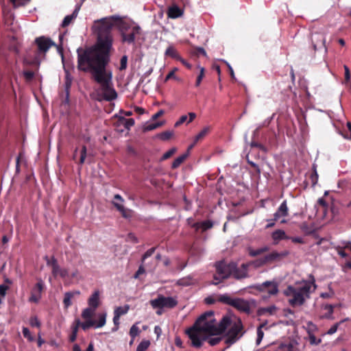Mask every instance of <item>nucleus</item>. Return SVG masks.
I'll return each mask as SVG.
<instances>
[{"mask_svg":"<svg viewBox=\"0 0 351 351\" xmlns=\"http://www.w3.org/2000/svg\"><path fill=\"white\" fill-rule=\"evenodd\" d=\"M116 23L119 24L121 35L138 26L132 21H123L119 15L95 21L93 28L97 35L96 43L86 49H77V69L89 72L93 80L99 84V88L96 90L99 101H111L117 97V91L113 87L112 73L106 69L110 60L113 43L112 29Z\"/></svg>","mask_w":351,"mask_h":351,"instance_id":"1","label":"nucleus"},{"mask_svg":"<svg viewBox=\"0 0 351 351\" xmlns=\"http://www.w3.org/2000/svg\"><path fill=\"white\" fill-rule=\"evenodd\" d=\"M317 287L314 276L310 274L308 280H302L297 281L294 285H289L284 290V295L289 298L288 302L291 306H300L311 298V294L316 290Z\"/></svg>","mask_w":351,"mask_h":351,"instance_id":"2","label":"nucleus"},{"mask_svg":"<svg viewBox=\"0 0 351 351\" xmlns=\"http://www.w3.org/2000/svg\"><path fill=\"white\" fill-rule=\"evenodd\" d=\"M215 322L214 313L208 311L202 314L196 320L193 327L186 330L193 347L199 348L206 341V336L202 335V332L214 335Z\"/></svg>","mask_w":351,"mask_h":351,"instance_id":"3","label":"nucleus"},{"mask_svg":"<svg viewBox=\"0 0 351 351\" xmlns=\"http://www.w3.org/2000/svg\"><path fill=\"white\" fill-rule=\"evenodd\" d=\"M149 304L154 309H156V314L160 315L165 308H173L178 304L177 297H165L162 294L149 301Z\"/></svg>","mask_w":351,"mask_h":351,"instance_id":"4","label":"nucleus"},{"mask_svg":"<svg viewBox=\"0 0 351 351\" xmlns=\"http://www.w3.org/2000/svg\"><path fill=\"white\" fill-rule=\"evenodd\" d=\"M217 275L214 276L213 285H218L221 280L228 278L232 275V269L235 268V263L219 261L215 263Z\"/></svg>","mask_w":351,"mask_h":351,"instance_id":"5","label":"nucleus"},{"mask_svg":"<svg viewBox=\"0 0 351 351\" xmlns=\"http://www.w3.org/2000/svg\"><path fill=\"white\" fill-rule=\"evenodd\" d=\"M242 329L243 325L240 319H237L232 323L225 338V343L228 345V347L234 343L241 338L243 335L241 332Z\"/></svg>","mask_w":351,"mask_h":351,"instance_id":"6","label":"nucleus"},{"mask_svg":"<svg viewBox=\"0 0 351 351\" xmlns=\"http://www.w3.org/2000/svg\"><path fill=\"white\" fill-rule=\"evenodd\" d=\"M252 288L265 293L266 297L276 295L278 293V285L276 280L265 281L261 284H256L252 286Z\"/></svg>","mask_w":351,"mask_h":351,"instance_id":"7","label":"nucleus"},{"mask_svg":"<svg viewBox=\"0 0 351 351\" xmlns=\"http://www.w3.org/2000/svg\"><path fill=\"white\" fill-rule=\"evenodd\" d=\"M289 254V252L287 250L278 252L277 251H273L271 253L265 255L263 258L258 259L253 262L255 266L260 267L268 263H271L275 261L280 260L282 258L287 256Z\"/></svg>","mask_w":351,"mask_h":351,"instance_id":"8","label":"nucleus"},{"mask_svg":"<svg viewBox=\"0 0 351 351\" xmlns=\"http://www.w3.org/2000/svg\"><path fill=\"white\" fill-rule=\"evenodd\" d=\"M45 260L47 265L51 267V273L54 277L60 276L62 278H65L69 276L68 269L60 267L57 259L54 256H52L51 258L46 256Z\"/></svg>","mask_w":351,"mask_h":351,"instance_id":"9","label":"nucleus"},{"mask_svg":"<svg viewBox=\"0 0 351 351\" xmlns=\"http://www.w3.org/2000/svg\"><path fill=\"white\" fill-rule=\"evenodd\" d=\"M97 317L98 319L97 321L90 319L86 320L84 322H80V327H81L84 330H86L90 328H99L103 327L106 322L107 313L106 312L99 313Z\"/></svg>","mask_w":351,"mask_h":351,"instance_id":"10","label":"nucleus"},{"mask_svg":"<svg viewBox=\"0 0 351 351\" xmlns=\"http://www.w3.org/2000/svg\"><path fill=\"white\" fill-rule=\"evenodd\" d=\"M124 202L125 201L123 198L119 194H116L114 196L112 204L117 208V210L121 213L123 218L130 219L132 217V210L127 209L124 207Z\"/></svg>","mask_w":351,"mask_h":351,"instance_id":"11","label":"nucleus"},{"mask_svg":"<svg viewBox=\"0 0 351 351\" xmlns=\"http://www.w3.org/2000/svg\"><path fill=\"white\" fill-rule=\"evenodd\" d=\"M254 304V300H246L243 298H235L232 306L241 312L250 314Z\"/></svg>","mask_w":351,"mask_h":351,"instance_id":"12","label":"nucleus"},{"mask_svg":"<svg viewBox=\"0 0 351 351\" xmlns=\"http://www.w3.org/2000/svg\"><path fill=\"white\" fill-rule=\"evenodd\" d=\"M35 43L37 45L38 51L44 53H46L51 46L54 45V43L51 39L45 36L36 38Z\"/></svg>","mask_w":351,"mask_h":351,"instance_id":"13","label":"nucleus"},{"mask_svg":"<svg viewBox=\"0 0 351 351\" xmlns=\"http://www.w3.org/2000/svg\"><path fill=\"white\" fill-rule=\"evenodd\" d=\"M232 324L231 318L228 316L223 317L218 325L216 324L215 322L214 326V335H222L229 326H231Z\"/></svg>","mask_w":351,"mask_h":351,"instance_id":"14","label":"nucleus"},{"mask_svg":"<svg viewBox=\"0 0 351 351\" xmlns=\"http://www.w3.org/2000/svg\"><path fill=\"white\" fill-rule=\"evenodd\" d=\"M289 215V208L287 206V200H284L278 208L276 213L274 214V217L276 219H280V223H286L287 221L285 219Z\"/></svg>","mask_w":351,"mask_h":351,"instance_id":"15","label":"nucleus"},{"mask_svg":"<svg viewBox=\"0 0 351 351\" xmlns=\"http://www.w3.org/2000/svg\"><path fill=\"white\" fill-rule=\"evenodd\" d=\"M250 263H243L240 267H238L235 263V268L232 269V275L235 279H242L247 276L248 267Z\"/></svg>","mask_w":351,"mask_h":351,"instance_id":"16","label":"nucleus"},{"mask_svg":"<svg viewBox=\"0 0 351 351\" xmlns=\"http://www.w3.org/2000/svg\"><path fill=\"white\" fill-rule=\"evenodd\" d=\"M312 44L313 46V49L316 51L318 49L322 47H324L326 49L325 43L326 38L323 34L321 33H313L312 34Z\"/></svg>","mask_w":351,"mask_h":351,"instance_id":"17","label":"nucleus"},{"mask_svg":"<svg viewBox=\"0 0 351 351\" xmlns=\"http://www.w3.org/2000/svg\"><path fill=\"white\" fill-rule=\"evenodd\" d=\"M140 31L141 27L139 26L133 27L131 31L121 35L122 41L128 44L134 43L136 36L140 34Z\"/></svg>","mask_w":351,"mask_h":351,"instance_id":"18","label":"nucleus"},{"mask_svg":"<svg viewBox=\"0 0 351 351\" xmlns=\"http://www.w3.org/2000/svg\"><path fill=\"white\" fill-rule=\"evenodd\" d=\"M134 125V120L133 119H126L123 117H119L117 121V127H120L118 129L120 132H123L124 130H130L132 126Z\"/></svg>","mask_w":351,"mask_h":351,"instance_id":"19","label":"nucleus"},{"mask_svg":"<svg viewBox=\"0 0 351 351\" xmlns=\"http://www.w3.org/2000/svg\"><path fill=\"white\" fill-rule=\"evenodd\" d=\"M88 306L97 309L100 304V291L95 290L88 300Z\"/></svg>","mask_w":351,"mask_h":351,"instance_id":"20","label":"nucleus"},{"mask_svg":"<svg viewBox=\"0 0 351 351\" xmlns=\"http://www.w3.org/2000/svg\"><path fill=\"white\" fill-rule=\"evenodd\" d=\"M80 10V5H76L73 13L71 14L66 15L64 18V19L62 22V26L63 27H67L68 25H69L70 23L73 21V20L75 19L77 16Z\"/></svg>","mask_w":351,"mask_h":351,"instance_id":"21","label":"nucleus"},{"mask_svg":"<svg viewBox=\"0 0 351 351\" xmlns=\"http://www.w3.org/2000/svg\"><path fill=\"white\" fill-rule=\"evenodd\" d=\"M183 14V10L176 5H173L168 8L167 15L169 18L177 19Z\"/></svg>","mask_w":351,"mask_h":351,"instance_id":"22","label":"nucleus"},{"mask_svg":"<svg viewBox=\"0 0 351 351\" xmlns=\"http://www.w3.org/2000/svg\"><path fill=\"white\" fill-rule=\"evenodd\" d=\"M79 291L66 292L64 295L63 304L65 308H68L72 304L71 299L75 295H80Z\"/></svg>","mask_w":351,"mask_h":351,"instance_id":"23","label":"nucleus"},{"mask_svg":"<svg viewBox=\"0 0 351 351\" xmlns=\"http://www.w3.org/2000/svg\"><path fill=\"white\" fill-rule=\"evenodd\" d=\"M80 320L75 319L71 325V335L69 337V341L73 342L76 340L78 328L80 327Z\"/></svg>","mask_w":351,"mask_h":351,"instance_id":"24","label":"nucleus"},{"mask_svg":"<svg viewBox=\"0 0 351 351\" xmlns=\"http://www.w3.org/2000/svg\"><path fill=\"white\" fill-rule=\"evenodd\" d=\"M273 240L276 242H278L280 240L289 239L285 232L283 230H276L271 234Z\"/></svg>","mask_w":351,"mask_h":351,"instance_id":"25","label":"nucleus"},{"mask_svg":"<svg viewBox=\"0 0 351 351\" xmlns=\"http://www.w3.org/2000/svg\"><path fill=\"white\" fill-rule=\"evenodd\" d=\"M194 283L195 280L191 276L182 278L178 280L176 282V285L181 287H188L193 285Z\"/></svg>","mask_w":351,"mask_h":351,"instance_id":"26","label":"nucleus"},{"mask_svg":"<svg viewBox=\"0 0 351 351\" xmlns=\"http://www.w3.org/2000/svg\"><path fill=\"white\" fill-rule=\"evenodd\" d=\"M235 298H231L229 294L224 293L219 295L217 301L223 304H228L230 306L233 305Z\"/></svg>","mask_w":351,"mask_h":351,"instance_id":"27","label":"nucleus"},{"mask_svg":"<svg viewBox=\"0 0 351 351\" xmlns=\"http://www.w3.org/2000/svg\"><path fill=\"white\" fill-rule=\"evenodd\" d=\"M268 250H269V247H267L266 245L263 246L262 247L258 248L256 250H254L250 247H248V249H247L248 254L252 257L257 256L265 252H267Z\"/></svg>","mask_w":351,"mask_h":351,"instance_id":"28","label":"nucleus"},{"mask_svg":"<svg viewBox=\"0 0 351 351\" xmlns=\"http://www.w3.org/2000/svg\"><path fill=\"white\" fill-rule=\"evenodd\" d=\"M277 311V307L275 305H271L267 307L261 308L259 313L261 315H272L276 314Z\"/></svg>","mask_w":351,"mask_h":351,"instance_id":"29","label":"nucleus"},{"mask_svg":"<svg viewBox=\"0 0 351 351\" xmlns=\"http://www.w3.org/2000/svg\"><path fill=\"white\" fill-rule=\"evenodd\" d=\"M304 328L306 330L308 335L315 334L319 330L317 326L311 321L306 322Z\"/></svg>","mask_w":351,"mask_h":351,"instance_id":"30","label":"nucleus"},{"mask_svg":"<svg viewBox=\"0 0 351 351\" xmlns=\"http://www.w3.org/2000/svg\"><path fill=\"white\" fill-rule=\"evenodd\" d=\"M95 310V308H93L90 306L84 308L82 312V318L85 320L92 319L91 317H93Z\"/></svg>","mask_w":351,"mask_h":351,"instance_id":"31","label":"nucleus"},{"mask_svg":"<svg viewBox=\"0 0 351 351\" xmlns=\"http://www.w3.org/2000/svg\"><path fill=\"white\" fill-rule=\"evenodd\" d=\"M188 153H184L177 157L172 162L171 168L177 169L186 160V158L188 157Z\"/></svg>","mask_w":351,"mask_h":351,"instance_id":"32","label":"nucleus"},{"mask_svg":"<svg viewBox=\"0 0 351 351\" xmlns=\"http://www.w3.org/2000/svg\"><path fill=\"white\" fill-rule=\"evenodd\" d=\"M276 351H295L292 343H280L276 344Z\"/></svg>","mask_w":351,"mask_h":351,"instance_id":"33","label":"nucleus"},{"mask_svg":"<svg viewBox=\"0 0 351 351\" xmlns=\"http://www.w3.org/2000/svg\"><path fill=\"white\" fill-rule=\"evenodd\" d=\"M335 306L332 304H325L322 306V308L327 311V313L324 314L322 317L326 319H332V314L334 311Z\"/></svg>","mask_w":351,"mask_h":351,"instance_id":"34","label":"nucleus"},{"mask_svg":"<svg viewBox=\"0 0 351 351\" xmlns=\"http://www.w3.org/2000/svg\"><path fill=\"white\" fill-rule=\"evenodd\" d=\"M209 128L206 127L203 128L195 137L194 143L189 147V149H191L194 145L198 142L200 139L203 138L208 132Z\"/></svg>","mask_w":351,"mask_h":351,"instance_id":"35","label":"nucleus"},{"mask_svg":"<svg viewBox=\"0 0 351 351\" xmlns=\"http://www.w3.org/2000/svg\"><path fill=\"white\" fill-rule=\"evenodd\" d=\"M43 287H44V282L41 279H40V280H38V281L36 284V285L33 287L32 292L33 293L37 294L41 297L42 291L43 290Z\"/></svg>","mask_w":351,"mask_h":351,"instance_id":"36","label":"nucleus"},{"mask_svg":"<svg viewBox=\"0 0 351 351\" xmlns=\"http://www.w3.org/2000/svg\"><path fill=\"white\" fill-rule=\"evenodd\" d=\"M129 310H130V305L125 304L123 306L116 307L114 311V314H117L121 317V316L128 313Z\"/></svg>","mask_w":351,"mask_h":351,"instance_id":"37","label":"nucleus"},{"mask_svg":"<svg viewBox=\"0 0 351 351\" xmlns=\"http://www.w3.org/2000/svg\"><path fill=\"white\" fill-rule=\"evenodd\" d=\"M162 122H156V123H147L143 127L144 132H149L151 130H154L161 125H162Z\"/></svg>","mask_w":351,"mask_h":351,"instance_id":"38","label":"nucleus"},{"mask_svg":"<svg viewBox=\"0 0 351 351\" xmlns=\"http://www.w3.org/2000/svg\"><path fill=\"white\" fill-rule=\"evenodd\" d=\"M151 343L149 340L143 339L140 342L136 348V351H146L149 347Z\"/></svg>","mask_w":351,"mask_h":351,"instance_id":"39","label":"nucleus"},{"mask_svg":"<svg viewBox=\"0 0 351 351\" xmlns=\"http://www.w3.org/2000/svg\"><path fill=\"white\" fill-rule=\"evenodd\" d=\"M215 337H208L206 336V340L208 341V343L211 346H214L217 345L223 339L222 337H217V335H215Z\"/></svg>","mask_w":351,"mask_h":351,"instance_id":"40","label":"nucleus"},{"mask_svg":"<svg viewBox=\"0 0 351 351\" xmlns=\"http://www.w3.org/2000/svg\"><path fill=\"white\" fill-rule=\"evenodd\" d=\"M137 324L138 323L133 324L130 329V335L132 339L137 337L141 332V330Z\"/></svg>","mask_w":351,"mask_h":351,"instance_id":"41","label":"nucleus"},{"mask_svg":"<svg viewBox=\"0 0 351 351\" xmlns=\"http://www.w3.org/2000/svg\"><path fill=\"white\" fill-rule=\"evenodd\" d=\"M308 341L311 346H317L322 341V338H317L315 334L308 335Z\"/></svg>","mask_w":351,"mask_h":351,"instance_id":"42","label":"nucleus"},{"mask_svg":"<svg viewBox=\"0 0 351 351\" xmlns=\"http://www.w3.org/2000/svg\"><path fill=\"white\" fill-rule=\"evenodd\" d=\"M165 55L174 58H179L180 57L178 55V53L176 50V49L173 46H169L166 51H165Z\"/></svg>","mask_w":351,"mask_h":351,"instance_id":"43","label":"nucleus"},{"mask_svg":"<svg viewBox=\"0 0 351 351\" xmlns=\"http://www.w3.org/2000/svg\"><path fill=\"white\" fill-rule=\"evenodd\" d=\"M173 135V131H165L158 134V137L162 141H167L170 139Z\"/></svg>","mask_w":351,"mask_h":351,"instance_id":"44","label":"nucleus"},{"mask_svg":"<svg viewBox=\"0 0 351 351\" xmlns=\"http://www.w3.org/2000/svg\"><path fill=\"white\" fill-rule=\"evenodd\" d=\"M313 172L311 176V181L312 186H315L318 182V173L317 172V168L315 165H313Z\"/></svg>","mask_w":351,"mask_h":351,"instance_id":"45","label":"nucleus"},{"mask_svg":"<svg viewBox=\"0 0 351 351\" xmlns=\"http://www.w3.org/2000/svg\"><path fill=\"white\" fill-rule=\"evenodd\" d=\"M87 156V148L86 145H83L82 147L81 151H80V158L79 163L80 165H83L85 162V159Z\"/></svg>","mask_w":351,"mask_h":351,"instance_id":"46","label":"nucleus"},{"mask_svg":"<svg viewBox=\"0 0 351 351\" xmlns=\"http://www.w3.org/2000/svg\"><path fill=\"white\" fill-rule=\"evenodd\" d=\"M22 332L24 337L26 338L29 341L32 342L34 341V337H33V335H32V333L30 332L29 330L27 328L23 327Z\"/></svg>","mask_w":351,"mask_h":351,"instance_id":"47","label":"nucleus"},{"mask_svg":"<svg viewBox=\"0 0 351 351\" xmlns=\"http://www.w3.org/2000/svg\"><path fill=\"white\" fill-rule=\"evenodd\" d=\"M177 151V149L176 147H172L170 149H169L167 152H166L162 156L161 160H165L170 158L171 156H173Z\"/></svg>","mask_w":351,"mask_h":351,"instance_id":"48","label":"nucleus"},{"mask_svg":"<svg viewBox=\"0 0 351 351\" xmlns=\"http://www.w3.org/2000/svg\"><path fill=\"white\" fill-rule=\"evenodd\" d=\"M264 325L262 324L258 328H257V338H256V344L257 345H259L263 338V336H264V332L262 330V327Z\"/></svg>","mask_w":351,"mask_h":351,"instance_id":"49","label":"nucleus"},{"mask_svg":"<svg viewBox=\"0 0 351 351\" xmlns=\"http://www.w3.org/2000/svg\"><path fill=\"white\" fill-rule=\"evenodd\" d=\"M198 68L199 69V73L197 77L195 86H199L201 84V82L204 76V68L199 66Z\"/></svg>","mask_w":351,"mask_h":351,"instance_id":"50","label":"nucleus"},{"mask_svg":"<svg viewBox=\"0 0 351 351\" xmlns=\"http://www.w3.org/2000/svg\"><path fill=\"white\" fill-rule=\"evenodd\" d=\"M128 66V56L126 55H124L121 57L120 60V66L119 70L123 71L126 69Z\"/></svg>","mask_w":351,"mask_h":351,"instance_id":"51","label":"nucleus"},{"mask_svg":"<svg viewBox=\"0 0 351 351\" xmlns=\"http://www.w3.org/2000/svg\"><path fill=\"white\" fill-rule=\"evenodd\" d=\"M300 228L302 232H304L306 234H311L312 232V230L311 228H309L308 224L306 222H303L300 225Z\"/></svg>","mask_w":351,"mask_h":351,"instance_id":"52","label":"nucleus"},{"mask_svg":"<svg viewBox=\"0 0 351 351\" xmlns=\"http://www.w3.org/2000/svg\"><path fill=\"white\" fill-rule=\"evenodd\" d=\"M29 324L32 326L40 327V322L36 316L32 317L29 319Z\"/></svg>","mask_w":351,"mask_h":351,"instance_id":"53","label":"nucleus"},{"mask_svg":"<svg viewBox=\"0 0 351 351\" xmlns=\"http://www.w3.org/2000/svg\"><path fill=\"white\" fill-rule=\"evenodd\" d=\"M341 322H339V323H336L333 326H332L329 330L326 332V335H333L334 333H335L338 329V327L339 326V324H341Z\"/></svg>","mask_w":351,"mask_h":351,"instance_id":"54","label":"nucleus"},{"mask_svg":"<svg viewBox=\"0 0 351 351\" xmlns=\"http://www.w3.org/2000/svg\"><path fill=\"white\" fill-rule=\"evenodd\" d=\"M119 319H120V316H119L117 314H114L113 323H114L115 327L114 328H112V331H117L118 330L119 326L120 324Z\"/></svg>","mask_w":351,"mask_h":351,"instance_id":"55","label":"nucleus"},{"mask_svg":"<svg viewBox=\"0 0 351 351\" xmlns=\"http://www.w3.org/2000/svg\"><path fill=\"white\" fill-rule=\"evenodd\" d=\"M155 250H156L155 247H152V248L149 249L148 250H147L143 256L142 261L143 262L146 258L151 256L154 253Z\"/></svg>","mask_w":351,"mask_h":351,"instance_id":"56","label":"nucleus"},{"mask_svg":"<svg viewBox=\"0 0 351 351\" xmlns=\"http://www.w3.org/2000/svg\"><path fill=\"white\" fill-rule=\"evenodd\" d=\"M273 117H274V115H273L271 117L268 118V119H267L266 120H265V121H264L261 124H259V125L257 126V128H256V131H258V130H259L261 128H262L263 127L268 126V125H269V123H270V122H271V119H273Z\"/></svg>","mask_w":351,"mask_h":351,"instance_id":"57","label":"nucleus"},{"mask_svg":"<svg viewBox=\"0 0 351 351\" xmlns=\"http://www.w3.org/2000/svg\"><path fill=\"white\" fill-rule=\"evenodd\" d=\"M247 162L253 167L254 168L255 171H256V173L258 177L261 176V170L258 165H256L255 162L250 161V160H247Z\"/></svg>","mask_w":351,"mask_h":351,"instance_id":"58","label":"nucleus"},{"mask_svg":"<svg viewBox=\"0 0 351 351\" xmlns=\"http://www.w3.org/2000/svg\"><path fill=\"white\" fill-rule=\"evenodd\" d=\"M343 69H344V71H345V73H344L345 80H346V82H348L350 80V69H349V68H348V66L347 65H344L343 66Z\"/></svg>","mask_w":351,"mask_h":351,"instance_id":"59","label":"nucleus"},{"mask_svg":"<svg viewBox=\"0 0 351 351\" xmlns=\"http://www.w3.org/2000/svg\"><path fill=\"white\" fill-rule=\"evenodd\" d=\"M40 298H41V297L39 296L38 295L34 294L32 292H31V296L29 299V301L37 303V302H38V301L40 300Z\"/></svg>","mask_w":351,"mask_h":351,"instance_id":"60","label":"nucleus"},{"mask_svg":"<svg viewBox=\"0 0 351 351\" xmlns=\"http://www.w3.org/2000/svg\"><path fill=\"white\" fill-rule=\"evenodd\" d=\"M201 225L204 230H206L213 227V222L208 220L204 221L202 222Z\"/></svg>","mask_w":351,"mask_h":351,"instance_id":"61","label":"nucleus"},{"mask_svg":"<svg viewBox=\"0 0 351 351\" xmlns=\"http://www.w3.org/2000/svg\"><path fill=\"white\" fill-rule=\"evenodd\" d=\"M187 120V115H182L179 120L177 121L175 123V127H178L181 124L184 123Z\"/></svg>","mask_w":351,"mask_h":351,"instance_id":"62","label":"nucleus"},{"mask_svg":"<svg viewBox=\"0 0 351 351\" xmlns=\"http://www.w3.org/2000/svg\"><path fill=\"white\" fill-rule=\"evenodd\" d=\"M276 221H278V220L276 219V218L274 217L273 219H267V224L266 225L265 228H270L274 226Z\"/></svg>","mask_w":351,"mask_h":351,"instance_id":"63","label":"nucleus"},{"mask_svg":"<svg viewBox=\"0 0 351 351\" xmlns=\"http://www.w3.org/2000/svg\"><path fill=\"white\" fill-rule=\"evenodd\" d=\"M23 75L27 80H30L34 77V73L33 71H26L23 72Z\"/></svg>","mask_w":351,"mask_h":351,"instance_id":"64","label":"nucleus"}]
</instances>
